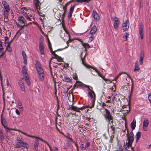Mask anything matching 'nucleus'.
I'll return each mask as SVG.
<instances>
[{"instance_id": "3", "label": "nucleus", "mask_w": 151, "mask_h": 151, "mask_svg": "<svg viewBox=\"0 0 151 151\" xmlns=\"http://www.w3.org/2000/svg\"><path fill=\"white\" fill-rule=\"evenodd\" d=\"M20 132L22 133L23 134L28 136L30 137H34L36 139L35 140L34 142V149H37L38 148V145L39 144V140L40 139L41 140L44 141V142L46 143L47 144V145L49 146V147L50 148V146L49 144L47 143V142H46L45 141L43 140L42 139H41L39 137L33 136L31 135H30L29 134H28L27 133L23 132L22 131H21Z\"/></svg>"}, {"instance_id": "38", "label": "nucleus", "mask_w": 151, "mask_h": 151, "mask_svg": "<svg viewBox=\"0 0 151 151\" xmlns=\"http://www.w3.org/2000/svg\"><path fill=\"white\" fill-rule=\"evenodd\" d=\"M27 11L26 8L25 7H23V8H20V11H21L22 14L23 15V14H24L25 13H26L24 11Z\"/></svg>"}, {"instance_id": "33", "label": "nucleus", "mask_w": 151, "mask_h": 151, "mask_svg": "<svg viewBox=\"0 0 151 151\" xmlns=\"http://www.w3.org/2000/svg\"><path fill=\"white\" fill-rule=\"evenodd\" d=\"M82 45L86 48L85 50L86 51V48H89L90 47V45L88 43H82Z\"/></svg>"}, {"instance_id": "45", "label": "nucleus", "mask_w": 151, "mask_h": 151, "mask_svg": "<svg viewBox=\"0 0 151 151\" xmlns=\"http://www.w3.org/2000/svg\"><path fill=\"white\" fill-rule=\"evenodd\" d=\"M99 104H100V106L101 105V109L104 108V106H106V104L104 102H102V103H99Z\"/></svg>"}, {"instance_id": "8", "label": "nucleus", "mask_w": 151, "mask_h": 151, "mask_svg": "<svg viewBox=\"0 0 151 151\" xmlns=\"http://www.w3.org/2000/svg\"><path fill=\"white\" fill-rule=\"evenodd\" d=\"M129 89L130 87L128 85L123 86L121 88V90L123 92L126 94L129 92Z\"/></svg>"}, {"instance_id": "25", "label": "nucleus", "mask_w": 151, "mask_h": 151, "mask_svg": "<svg viewBox=\"0 0 151 151\" xmlns=\"http://www.w3.org/2000/svg\"><path fill=\"white\" fill-rule=\"evenodd\" d=\"M10 10V9H6L4 11V19H5L7 18L8 17V12Z\"/></svg>"}, {"instance_id": "53", "label": "nucleus", "mask_w": 151, "mask_h": 151, "mask_svg": "<svg viewBox=\"0 0 151 151\" xmlns=\"http://www.w3.org/2000/svg\"><path fill=\"white\" fill-rule=\"evenodd\" d=\"M112 17L113 18V20L114 21V22H115V20H119L118 18H117V17H116L113 16V17Z\"/></svg>"}, {"instance_id": "50", "label": "nucleus", "mask_w": 151, "mask_h": 151, "mask_svg": "<svg viewBox=\"0 0 151 151\" xmlns=\"http://www.w3.org/2000/svg\"><path fill=\"white\" fill-rule=\"evenodd\" d=\"M2 77L1 74L0 73V81H1V86H2Z\"/></svg>"}, {"instance_id": "34", "label": "nucleus", "mask_w": 151, "mask_h": 151, "mask_svg": "<svg viewBox=\"0 0 151 151\" xmlns=\"http://www.w3.org/2000/svg\"><path fill=\"white\" fill-rule=\"evenodd\" d=\"M39 75V77L40 80L41 81L43 80L44 78V73L38 74Z\"/></svg>"}, {"instance_id": "46", "label": "nucleus", "mask_w": 151, "mask_h": 151, "mask_svg": "<svg viewBox=\"0 0 151 151\" xmlns=\"http://www.w3.org/2000/svg\"><path fill=\"white\" fill-rule=\"evenodd\" d=\"M73 86H74V88L76 87H82V86L81 84H75Z\"/></svg>"}, {"instance_id": "47", "label": "nucleus", "mask_w": 151, "mask_h": 151, "mask_svg": "<svg viewBox=\"0 0 151 151\" xmlns=\"http://www.w3.org/2000/svg\"><path fill=\"white\" fill-rule=\"evenodd\" d=\"M67 4H65V5L63 6V9L64 11H65V12H66L67 10Z\"/></svg>"}, {"instance_id": "30", "label": "nucleus", "mask_w": 151, "mask_h": 151, "mask_svg": "<svg viewBox=\"0 0 151 151\" xmlns=\"http://www.w3.org/2000/svg\"><path fill=\"white\" fill-rule=\"evenodd\" d=\"M41 4V3H38L37 4H35L36 9L37 10V12L38 13H39V11L40 10Z\"/></svg>"}, {"instance_id": "57", "label": "nucleus", "mask_w": 151, "mask_h": 151, "mask_svg": "<svg viewBox=\"0 0 151 151\" xmlns=\"http://www.w3.org/2000/svg\"><path fill=\"white\" fill-rule=\"evenodd\" d=\"M97 149L101 151L102 149V147L101 146H99L97 147Z\"/></svg>"}, {"instance_id": "36", "label": "nucleus", "mask_w": 151, "mask_h": 151, "mask_svg": "<svg viewBox=\"0 0 151 151\" xmlns=\"http://www.w3.org/2000/svg\"><path fill=\"white\" fill-rule=\"evenodd\" d=\"M91 0H76V1L79 3H89Z\"/></svg>"}, {"instance_id": "27", "label": "nucleus", "mask_w": 151, "mask_h": 151, "mask_svg": "<svg viewBox=\"0 0 151 151\" xmlns=\"http://www.w3.org/2000/svg\"><path fill=\"white\" fill-rule=\"evenodd\" d=\"M48 45L49 46V48L50 49V52L54 56V54H55L54 53V52L52 51V48L51 46V44L50 42V41L49 40L48 43Z\"/></svg>"}, {"instance_id": "40", "label": "nucleus", "mask_w": 151, "mask_h": 151, "mask_svg": "<svg viewBox=\"0 0 151 151\" xmlns=\"http://www.w3.org/2000/svg\"><path fill=\"white\" fill-rule=\"evenodd\" d=\"M129 34L128 33L126 32L125 33L123 37V38H125L126 40H127V38L128 36L129 35Z\"/></svg>"}, {"instance_id": "2", "label": "nucleus", "mask_w": 151, "mask_h": 151, "mask_svg": "<svg viewBox=\"0 0 151 151\" xmlns=\"http://www.w3.org/2000/svg\"><path fill=\"white\" fill-rule=\"evenodd\" d=\"M15 147L19 148L23 147L27 149L29 147L28 144L23 141V139L22 136H18L15 142Z\"/></svg>"}, {"instance_id": "20", "label": "nucleus", "mask_w": 151, "mask_h": 151, "mask_svg": "<svg viewBox=\"0 0 151 151\" xmlns=\"http://www.w3.org/2000/svg\"><path fill=\"white\" fill-rule=\"evenodd\" d=\"M22 71L23 75L24 76L26 75L28 76L27 72V69L25 65H23L22 67Z\"/></svg>"}, {"instance_id": "19", "label": "nucleus", "mask_w": 151, "mask_h": 151, "mask_svg": "<svg viewBox=\"0 0 151 151\" xmlns=\"http://www.w3.org/2000/svg\"><path fill=\"white\" fill-rule=\"evenodd\" d=\"M18 84L19 85V86L20 87L22 91H25V88L24 86V85L23 82L21 80L19 81L18 82Z\"/></svg>"}, {"instance_id": "44", "label": "nucleus", "mask_w": 151, "mask_h": 151, "mask_svg": "<svg viewBox=\"0 0 151 151\" xmlns=\"http://www.w3.org/2000/svg\"><path fill=\"white\" fill-rule=\"evenodd\" d=\"M73 78L76 81L78 79V76L76 74H75L73 75Z\"/></svg>"}, {"instance_id": "51", "label": "nucleus", "mask_w": 151, "mask_h": 151, "mask_svg": "<svg viewBox=\"0 0 151 151\" xmlns=\"http://www.w3.org/2000/svg\"><path fill=\"white\" fill-rule=\"evenodd\" d=\"M72 13L73 12H69L68 15V19H70L71 17Z\"/></svg>"}, {"instance_id": "23", "label": "nucleus", "mask_w": 151, "mask_h": 151, "mask_svg": "<svg viewBox=\"0 0 151 151\" xmlns=\"http://www.w3.org/2000/svg\"><path fill=\"white\" fill-rule=\"evenodd\" d=\"M97 31V28L96 26H93L92 28L90 31V34L91 35L94 34Z\"/></svg>"}, {"instance_id": "43", "label": "nucleus", "mask_w": 151, "mask_h": 151, "mask_svg": "<svg viewBox=\"0 0 151 151\" xmlns=\"http://www.w3.org/2000/svg\"><path fill=\"white\" fill-rule=\"evenodd\" d=\"M4 50V47L2 46V42L0 43V52Z\"/></svg>"}, {"instance_id": "63", "label": "nucleus", "mask_w": 151, "mask_h": 151, "mask_svg": "<svg viewBox=\"0 0 151 151\" xmlns=\"http://www.w3.org/2000/svg\"><path fill=\"white\" fill-rule=\"evenodd\" d=\"M73 142L75 143V145L76 147V149L77 150H78V146L77 144L76 143H75L74 141H73Z\"/></svg>"}, {"instance_id": "32", "label": "nucleus", "mask_w": 151, "mask_h": 151, "mask_svg": "<svg viewBox=\"0 0 151 151\" xmlns=\"http://www.w3.org/2000/svg\"><path fill=\"white\" fill-rule=\"evenodd\" d=\"M119 23V20H115V22H114V24L115 29H117L118 28Z\"/></svg>"}, {"instance_id": "59", "label": "nucleus", "mask_w": 151, "mask_h": 151, "mask_svg": "<svg viewBox=\"0 0 151 151\" xmlns=\"http://www.w3.org/2000/svg\"><path fill=\"white\" fill-rule=\"evenodd\" d=\"M24 76L25 77L24 79L25 81L29 80V77H28V76L26 75Z\"/></svg>"}, {"instance_id": "28", "label": "nucleus", "mask_w": 151, "mask_h": 151, "mask_svg": "<svg viewBox=\"0 0 151 151\" xmlns=\"http://www.w3.org/2000/svg\"><path fill=\"white\" fill-rule=\"evenodd\" d=\"M2 3L3 5H4V8L5 9H10L9 8V5L5 1H2Z\"/></svg>"}, {"instance_id": "11", "label": "nucleus", "mask_w": 151, "mask_h": 151, "mask_svg": "<svg viewBox=\"0 0 151 151\" xmlns=\"http://www.w3.org/2000/svg\"><path fill=\"white\" fill-rule=\"evenodd\" d=\"M129 21L127 19L122 25L124 31L125 32L129 28Z\"/></svg>"}, {"instance_id": "10", "label": "nucleus", "mask_w": 151, "mask_h": 151, "mask_svg": "<svg viewBox=\"0 0 151 151\" xmlns=\"http://www.w3.org/2000/svg\"><path fill=\"white\" fill-rule=\"evenodd\" d=\"M23 15L26 18L27 20H29L30 21L33 22L34 19L33 18V17L31 14H29V13L27 14V13H25L24 14H23Z\"/></svg>"}, {"instance_id": "61", "label": "nucleus", "mask_w": 151, "mask_h": 151, "mask_svg": "<svg viewBox=\"0 0 151 151\" xmlns=\"http://www.w3.org/2000/svg\"><path fill=\"white\" fill-rule=\"evenodd\" d=\"M19 108L20 109H21V110H23V107L21 105V104H20V105H19Z\"/></svg>"}, {"instance_id": "42", "label": "nucleus", "mask_w": 151, "mask_h": 151, "mask_svg": "<svg viewBox=\"0 0 151 151\" xmlns=\"http://www.w3.org/2000/svg\"><path fill=\"white\" fill-rule=\"evenodd\" d=\"M117 151H123L122 146L120 145L119 146Z\"/></svg>"}, {"instance_id": "49", "label": "nucleus", "mask_w": 151, "mask_h": 151, "mask_svg": "<svg viewBox=\"0 0 151 151\" xmlns=\"http://www.w3.org/2000/svg\"><path fill=\"white\" fill-rule=\"evenodd\" d=\"M75 7V5L73 6H71L70 9V12H73L74 9Z\"/></svg>"}, {"instance_id": "58", "label": "nucleus", "mask_w": 151, "mask_h": 151, "mask_svg": "<svg viewBox=\"0 0 151 151\" xmlns=\"http://www.w3.org/2000/svg\"><path fill=\"white\" fill-rule=\"evenodd\" d=\"M15 112L17 114L19 115L20 112L18 109H16L15 110Z\"/></svg>"}, {"instance_id": "18", "label": "nucleus", "mask_w": 151, "mask_h": 151, "mask_svg": "<svg viewBox=\"0 0 151 151\" xmlns=\"http://www.w3.org/2000/svg\"><path fill=\"white\" fill-rule=\"evenodd\" d=\"M136 122L135 119H134L130 125V127L132 131L135 129L136 125Z\"/></svg>"}, {"instance_id": "9", "label": "nucleus", "mask_w": 151, "mask_h": 151, "mask_svg": "<svg viewBox=\"0 0 151 151\" xmlns=\"http://www.w3.org/2000/svg\"><path fill=\"white\" fill-rule=\"evenodd\" d=\"M3 114H2L1 116V123L4 128H6V126H7V123L5 118L3 117Z\"/></svg>"}, {"instance_id": "13", "label": "nucleus", "mask_w": 151, "mask_h": 151, "mask_svg": "<svg viewBox=\"0 0 151 151\" xmlns=\"http://www.w3.org/2000/svg\"><path fill=\"white\" fill-rule=\"evenodd\" d=\"M84 108L83 107L78 108L77 106H72V105H71L70 106H69L70 109L77 111H78L79 110H83Z\"/></svg>"}, {"instance_id": "6", "label": "nucleus", "mask_w": 151, "mask_h": 151, "mask_svg": "<svg viewBox=\"0 0 151 151\" xmlns=\"http://www.w3.org/2000/svg\"><path fill=\"white\" fill-rule=\"evenodd\" d=\"M18 19L19 20V23L20 25V26L22 28H24V27L25 24H27L26 22V21L23 17L21 16L19 17Z\"/></svg>"}, {"instance_id": "7", "label": "nucleus", "mask_w": 151, "mask_h": 151, "mask_svg": "<svg viewBox=\"0 0 151 151\" xmlns=\"http://www.w3.org/2000/svg\"><path fill=\"white\" fill-rule=\"evenodd\" d=\"M35 65L38 74L44 73V71L41 68L40 63L38 61H36Z\"/></svg>"}, {"instance_id": "1", "label": "nucleus", "mask_w": 151, "mask_h": 151, "mask_svg": "<svg viewBox=\"0 0 151 151\" xmlns=\"http://www.w3.org/2000/svg\"><path fill=\"white\" fill-rule=\"evenodd\" d=\"M104 110L103 111V115L105 120V121L107 122V124H115L113 121L114 118L112 115V113H111L110 111L106 108H104Z\"/></svg>"}, {"instance_id": "55", "label": "nucleus", "mask_w": 151, "mask_h": 151, "mask_svg": "<svg viewBox=\"0 0 151 151\" xmlns=\"http://www.w3.org/2000/svg\"><path fill=\"white\" fill-rule=\"evenodd\" d=\"M26 83L28 86H30L31 84L29 80L26 81Z\"/></svg>"}, {"instance_id": "39", "label": "nucleus", "mask_w": 151, "mask_h": 151, "mask_svg": "<svg viewBox=\"0 0 151 151\" xmlns=\"http://www.w3.org/2000/svg\"><path fill=\"white\" fill-rule=\"evenodd\" d=\"M22 54L23 56V58H27V56L26 53L24 50H23L22 51Z\"/></svg>"}, {"instance_id": "16", "label": "nucleus", "mask_w": 151, "mask_h": 151, "mask_svg": "<svg viewBox=\"0 0 151 151\" xmlns=\"http://www.w3.org/2000/svg\"><path fill=\"white\" fill-rule=\"evenodd\" d=\"M139 31L141 38L142 40L143 38V27L142 25H140Z\"/></svg>"}, {"instance_id": "52", "label": "nucleus", "mask_w": 151, "mask_h": 151, "mask_svg": "<svg viewBox=\"0 0 151 151\" xmlns=\"http://www.w3.org/2000/svg\"><path fill=\"white\" fill-rule=\"evenodd\" d=\"M94 38V37L93 36H91L89 38V40H90V42H91L93 40Z\"/></svg>"}, {"instance_id": "62", "label": "nucleus", "mask_w": 151, "mask_h": 151, "mask_svg": "<svg viewBox=\"0 0 151 151\" xmlns=\"http://www.w3.org/2000/svg\"><path fill=\"white\" fill-rule=\"evenodd\" d=\"M7 126H6V128H4L5 129H6V131L7 132H9V130H10V129L9 128H8L7 127Z\"/></svg>"}, {"instance_id": "17", "label": "nucleus", "mask_w": 151, "mask_h": 151, "mask_svg": "<svg viewBox=\"0 0 151 151\" xmlns=\"http://www.w3.org/2000/svg\"><path fill=\"white\" fill-rule=\"evenodd\" d=\"M144 52L143 51H142L141 52L140 54V58L139 62L141 65H142L143 63V59L144 56Z\"/></svg>"}, {"instance_id": "24", "label": "nucleus", "mask_w": 151, "mask_h": 151, "mask_svg": "<svg viewBox=\"0 0 151 151\" xmlns=\"http://www.w3.org/2000/svg\"><path fill=\"white\" fill-rule=\"evenodd\" d=\"M141 133L140 132H138L135 135L136 142H137L139 139L140 138Z\"/></svg>"}, {"instance_id": "22", "label": "nucleus", "mask_w": 151, "mask_h": 151, "mask_svg": "<svg viewBox=\"0 0 151 151\" xmlns=\"http://www.w3.org/2000/svg\"><path fill=\"white\" fill-rule=\"evenodd\" d=\"M112 100L113 102H114V101L115 100V101L118 103V104H121L122 102L118 97H113Z\"/></svg>"}, {"instance_id": "35", "label": "nucleus", "mask_w": 151, "mask_h": 151, "mask_svg": "<svg viewBox=\"0 0 151 151\" xmlns=\"http://www.w3.org/2000/svg\"><path fill=\"white\" fill-rule=\"evenodd\" d=\"M140 69L139 68L138 66V65L137 64V63L136 62L135 63V65L134 66V71H136L137 70H139Z\"/></svg>"}, {"instance_id": "41", "label": "nucleus", "mask_w": 151, "mask_h": 151, "mask_svg": "<svg viewBox=\"0 0 151 151\" xmlns=\"http://www.w3.org/2000/svg\"><path fill=\"white\" fill-rule=\"evenodd\" d=\"M6 50H7L9 52H12V47L11 46L7 47L6 48Z\"/></svg>"}, {"instance_id": "37", "label": "nucleus", "mask_w": 151, "mask_h": 151, "mask_svg": "<svg viewBox=\"0 0 151 151\" xmlns=\"http://www.w3.org/2000/svg\"><path fill=\"white\" fill-rule=\"evenodd\" d=\"M148 125V121L147 119L145 120L143 122V126L147 127Z\"/></svg>"}, {"instance_id": "48", "label": "nucleus", "mask_w": 151, "mask_h": 151, "mask_svg": "<svg viewBox=\"0 0 151 151\" xmlns=\"http://www.w3.org/2000/svg\"><path fill=\"white\" fill-rule=\"evenodd\" d=\"M90 145V143L89 142H87L86 143V145L85 146V148L86 149Z\"/></svg>"}, {"instance_id": "14", "label": "nucleus", "mask_w": 151, "mask_h": 151, "mask_svg": "<svg viewBox=\"0 0 151 151\" xmlns=\"http://www.w3.org/2000/svg\"><path fill=\"white\" fill-rule=\"evenodd\" d=\"M39 49L41 54V55H44V45L43 44V42H40Z\"/></svg>"}, {"instance_id": "21", "label": "nucleus", "mask_w": 151, "mask_h": 151, "mask_svg": "<svg viewBox=\"0 0 151 151\" xmlns=\"http://www.w3.org/2000/svg\"><path fill=\"white\" fill-rule=\"evenodd\" d=\"M54 54V56L52 58H55L57 59L58 61L63 62V60L61 58L59 57L58 55L56 54Z\"/></svg>"}, {"instance_id": "54", "label": "nucleus", "mask_w": 151, "mask_h": 151, "mask_svg": "<svg viewBox=\"0 0 151 151\" xmlns=\"http://www.w3.org/2000/svg\"><path fill=\"white\" fill-rule=\"evenodd\" d=\"M23 63L25 65H26L27 64V58L24 59V60L23 61Z\"/></svg>"}, {"instance_id": "64", "label": "nucleus", "mask_w": 151, "mask_h": 151, "mask_svg": "<svg viewBox=\"0 0 151 151\" xmlns=\"http://www.w3.org/2000/svg\"><path fill=\"white\" fill-rule=\"evenodd\" d=\"M143 129L144 131H147V127H145V126H143Z\"/></svg>"}, {"instance_id": "31", "label": "nucleus", "mask_w": 151, "mask_h": 151, "mask_svg": "<svg viewBox=\"0 0 151 151\" xmlns=\"http://www.w3.org/2000/svg\"><path fill=\"white\" fill-rule=\"evenodd\" d=\"M116 125V124H113V125H111L110 126V128H111V130L113 131L112 136H113V134L114 135V134L115 131V127H114V126Z\"/></svg>"}, {"instance_id": "4", "label": "nucleus", "mask_w": 151, "mask_h": 151, "mask_svg": "<svg viewBox=\"0 0 151 151\" xmlns=\"http://www.w3.org/2000/svg\"><path fill=\"white\" fill-rule=\"evenodd\" d=\"M126 135L128 138L127 140H128V142H126L127 146L125 148V149L127 150V148H128L129 147H131L132 143L134 140V136L130 135L129 134V132L128 129H127V134H126Z\"/></svg>"}, {"instance_id": "5", "label": "nucleus", "mask_w": 151, "mask_h": 151, "mask_svg": "<svg viewBox=\"0 0 151 151\" xmlns=\"http://www.w3.org/2000/svg\"><path fill=\"white\" fill-rule=\"evenodd\" d=\"M88 96H90L91 99H92L91 105L89 104L88 105V106L90 108H93L94 106L95 102L96 99V94L93 91H89L88 92Z\"/></svg>"}, {"instance_id": "12", "label": "nucleus", "mask_w": 151, "mask_h": 151, "mask_svg": "<svg viewBox=\"0 0 151 151\" xmlns=\"http://www.w3.org/2000/svg\"><path fill=\"white\" fill-rule=\"evenodd\" d=\"M81 55H82V53H81L80 54V58L82 60V63L86 67V68H91L94 70L96 73H98V75L100 76H101L100 75V74L99 73V72L97 71V70L96 68H93V67H92L91 66H90V65H85L84 64V63L83 61V59H82V58H81Z\"/></svg>"}, {"instance_id": "29", "label": "nucleus", "mask_w": 151, "mask_h": 151, "mask_svg": "<svg viewBox=\"0 0 151 151\" xmlns=\"http://www.w3.org/2000/svg\"><path fill=\"white\" fill-rule=\"evenodd\" d=\"M0 138L1 141H3L5 139L4 133L1 129H0Z\"/></svg>"}, {"instance_id": "26", "label": "nucleus", "mask_w": 151, "mask_h": 151, "mask_svg": "<svg viewBox=\"0 0 151 151\" xmlns=\"http://www.w3.org/2000/svg\"><path fill=\"white\" fill-rule=\"evenodd\" d=\"M63 81L67 83H70L71 82L72 78H71L67 77V76H64Z\"/></svg>"}, {"instance_id": "15", "label": "nucleus", "mask_w": 151, "mask_h": 151, "mask_svg": "<svg viewBox=\"0 0 151 151\" xmlns=\"http://www.w3.org/2000/svg\"><path fill=\"white\" fill-rule=\"evenodd\" d=\"M92 15L95 21H98L99 20V16L96 11H93Z\"/></svg>"}, {"instance_id": "60", "label": "nucleus", "mask_w": 151, "mask_h": 151, "mask_svg": "<svg viewBox=\"0 0 151 151\" xmlns=\"http://www.w3.org/2000/svg\"><path fill=\"white\" fill-rule=\"evenodd\" d=\"M6 44H7L6 45H5V46L6 47L10 46L11 43L9 42H8V43H6Z\"/></svg>"}, {"instance_id": "56", "label": "nucleus", "mask_w": 151, "mask_h": 151, "mask_svg": "<svg viewBox=\"0 0 151 151\" xmlns=\"http://www.w3.org/2000/svg\"><path fill=\"white\" fill-rule=\"evenodd\" d=\"M4 41H6V40H7V41H9V37H8V36H6L5 37H4Z\"/></svg>"}]
</instances>
